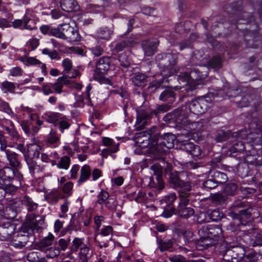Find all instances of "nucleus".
<instances>
[{
	"label": "nucleus",
	"instance_id": "nucleus-49",
	"mask_svg": "<svg viewBox=\"0 0 262 262\" xmlns=\"http://www.w3.org/2000/svg\"><path fill=\"white\" fill-rule=\"evenodd\" d=\"M221 64V60L219 57L213 59L210 61L209 66L214 69L220 68Z\"/></svg>",
	"mask_w": 262,
	"mask_h": 262
},
{
	"label": "nucleus",
	"instance_id": "nucleus-38",
	"mask_svg": "<svg viewBox=\"0 0 262 262\" xmlns=\"http://www.w3.org/2000/svg\"><path fill=\"white\" fill-rule=\"evenodd\" d=\"M174 94L173 92L171 90H166L164 91L160 95V98L161 100L166 101L169 98H171V100L174 99Z\"/></svg>",
	"mask_w": 262,
	"mask_h": 262
},
{
	"label": "nucleus",
	"instance_id": "nucleus-61",
	"mask_svg": "<svg viewBox=\"0 0 262 262\" xmlns=\"http://www.w3.org/2000/svg\"><path fill=\"white\" fill-rule=\"evenodd\" d=\"M91 51L94 55L97 56H100L102 52V48L99 46L92 48Z\"/></svg>",
	"mask_w": 262,
	"mask_h": 262
},
{
	"label": "nucleus",
	"instance_id": "nucleus-25",
	"mask_svg": "<svg viewBox=\"0 0 262 262\" xmlns=\"http://www.w3.org/2000/svg\"><path fill=\"white\" fill-rule=\"evenodd\" d=\"M47 143L52 147H56L59 145V139L55 133H50L47 139Z\"/></svg>",
	"mask_w": 262,
	"mask_h": 262
},
{
	"label": "nucleus",
	"instance_id": "nucleus-1",
	"mask_svg": "<svg viewBox=\"0 0 262 262\" xmlns=\"http://www.w3.org/2000/svg\"><path fill=\"white\" fill-rule=\"evenodd\" d=\"M51 33L55 37L66 40L69 42L78 41L80 40V35L77 29L67 23L60 24L57 28L52 29Z\"/></svg>",
	"mask_w": 262,
	"mask_h": 262
},
{
	"label": "nucleus",
	"instance_id": "nucleus-59",
	"mask_svg": "<svg viewBox=\"0 0 262 262\" xmlns=\"http://www.w3.org/2000/svg\"><path fill=\"white\" fill-rule=\"evenodd\" d=\"M51 14L52 17L55 19H57L59 18L62 16H64V14L60 12L58 10H53L51 12Z\"/></svg>",
	"mask_w": 262,
	"mask_h": 262
},
{
	"label": "nucleus",
	"instance_id": "nucleus-51",
	"mask_svg": "<svg viewBox=\"0 0 262 262\" xmlns=\"http://www.w3.org/2000/svg\"><path fill=\"white\" fill-rule=\"evenodd\" d=\"M177 196L174 193H171L165 198L164 201L167 205H170L176 200Z\"/></svg>",
	"mask_w": 262,
	"mask_h": 262
},
{
	"label": "nucleus",
	"instance_id": "nucleus-12",
	"mask_svg": "<svg viewBox=\"0 0 262 262\" xmlns=\"http://www.w3.org/2000/svg\"><path fill=\"white\" fill-rule=\"evenodd\" d=\"M188 201V200H181V202L178 206V214L185 218L189 217L194 214V210L192 208L186 207Z\"/></svg>",
	"mask_w": 262,
	"mask_h": 262
},
{
	"label": "nucleus",
	"instance_id": "nucleus-9",
	"mask_svg": "<svg viewBox=\"0 0 262 262\" xmlns=\"http://www.w3.org/2000/svg\"><path fill=\"white\" fill-rule=\"evenodd\" d=\"M111 61L108 57H102L96 63L95 74L103 75L107 74L111 68Z\"/></svg>",
	"mask_w": 262,
	"mask_h": 262
},
{
	"label": "nucleus",
	"instance_id": "nucleus-20",
	"mask_svg": "<svg viewBox=\"0 0 262 262\" xmlns=\"http://www.w3.org/2000/svg\"><path fill=\"white\" fill-rule=\"evenodd\" d=\"M5 154L11 166L14 168L19 167L20 162L16 154L8 149L5 150Z\"/></svg>",
	"mask_w": 262,
	"mask_h": 262
},
{
	"label": "nucleus",
	"instance_id": "nucleus-28",
	"mask_svg": "<svg viewBox=\"0 0 262 262\" xmlns=\"http://www.w3.org/2000/svg\"><path fill=\"white\" fill-rule=\"evenodd\" d=\"M1 88L4 93H13L15 88L14 84L8 81H4L2 83Z\"/></svg>",
	"mask_w": 262,
	"mask_h": 262
},
{
	"label": "nucleus",
	"instance_id": "nucleus-14",
	"mask_svg": "<svg viewBox=\"0 0 262 262\" xmlns=\"http://www.w3.org/2000/svg\"><path fill=\"white\" fill-rule=\"evenodd\" d=\"M40 150L41 147L37 143H34L28 144L26 159L28 158L32 159L38 157Z\"/></svg>",
	"mask_w": 262,
	"mask_h": 262
},
{
	"label": "nucleus",
	"instance_id": "nucleus-2",
	"mask_svg": "<svg viewBox=\"0 0 262 262\" xmlns=\"http://www.w3.org/2000/svg\"><path fill=\"white\" fill-rule=\"evenodd\" d=\"M221 232L222 230L219 227L211 226L209 227L207 225H204L198 231L202 242L207 246L214 244V242L216 240V237Z\"/></svg>",
	"mask_w": 262,
	"mask_h": 262
},
{
	"label": "nucleus",
	"instance_id": "nucleus-64",
	"mask_svg": "<svg viewBox=\"0 0 262 262\" xmlns=\"http://www.w3.org/2000/svg\"><path fill=\"white\" fill-rule=\"evenodd\" d=\"M236 186L234 184H231L229 186H228L226 188V191L227 193H229L230 194H232L233 193V192H234L236 189Z\"/></svg>",
	"mask_w": 262,
	"mask_h": 262
},
{
	"label": "nucleus",
	"instance_id": "nucleus-3",
	"mask_svg": "<svg viewBox=\"0 0 262 262\" xmlns=\"http://www.w3.org/2000/svg\"><path fill=\"white\" fill-rule=\"evenodd\" d=\"M150 137V134L148 132H142L139 133L136 140L135 154L142 155L154 151L152 146L155 144H149V139Z\"/></svg>",
	"mask_w": 262,
	"mask_h": 262
},
{
	"label": "nucleus",
	"instance_id": "nucleus-40",
	"mask_svg": "<svg viewBox=\"0 0 262 262\" xmlns=\"http://www.w3.org/2000/svg\"><path fill=\"white\" fill-rule=\"evenodd\" d=\"M12 174L11 179L13 180H16L19 182V184H20V182L23 180V176L16 169H12V171L10 172V174Z\"/></svg>",
	"mask_w": 262,
	"mask_h": 262
},
{
	"label": "nucleus",
	"instance_id": "nucleus-36",
	"mask_svg": "<svg viewBox=\"0 0 262 262\" xmlns=\"http://www.w3.org/2000/svg\"><path fill=\"white\" fill-rule=\"evenodd\" d=\"M63 149L66 150L67 154L69 155H72L74 153V151L79 152L78 146L76 143L66 145L63 147Z\"/></svg>",
	"mask_w": 262,
	"mask_h": 262
},
{
	"label": "nucleus",
	"instance_id": "nucleus-42",
	"mask_svg": "<svg viewBox=\"0 0 262 262\" xmlns=\"http://www.w3.org/2000/svg\"><path fill=\"white\" fill-rule=\"evenodd\" d=\"M194 146L195 145L193 143L187 142L183 143L181 148L190 154Z\"/></svg>",
	"mask_w": 262,
	"mask_h": 262
},
{
	"label": "nucleus",
	"instance_id": "nucleus-11",
	"mask_svg": "<svg viewBox=\"0 0 262 262\" xmlns=\"http://www.w3.org/2000/svg\"><path fill=\"white\" fill-rule=\"evenodd\" d=\"M14 28L25 29L32 30L35 29V24L34 21L28 18L27 16L24 17L23 21L21 19H15L12 23Z\"/></svg>",
	"mask_w": 262,
	"mask_h": 262
},
{
	"label": "nucleus",
	"instance_id": "nucleus-46",
	"mask_svg": "<svg viewBox=\"0 0 262 262\" xmlns=\"http://www.w3.org/2000/svg\"><path fill=\"white\" fill-rule=\"evenodd\" d=\"M172 243L170 240L162 241L160 244V249L161 251H165L171 248Z\"/></svg>",
	"mask_w": 262,
	"mask_h": 262
},
{
	"label": "nucleus",
	"instance_id": "nucleus-53",
	"mask_svg": "<svg viewBox=\"0 0 262 262\" xmlns=\"http://www.w3.org/2000/svg\"><path fill=\"white\" fill-rule=\"evenodd\" d=\"M237 147L235 146L232 147L231 148V152L232 153L239 152L245 149L244 145L242 142H238L236 145Z\"/></svg>",
	"mask_w": 262,
	"mask_h": 262
},
{
	"label": "nucleus",
	"instance_id": "nucleus-62",
	"mask_svg": "<svg viewBox=\"0 0 262 262\" xmlns=\"http://www.w3.org/2000/svg\"><path fill=\"white\" fill-rule=\"evenodd\" d=\"M63 226V223L59 221V220H57L54 223V231L55 232H58L60 231L61 228Z\"/></svg>",
	"mask_w": 262,
	"mask_h": 262
},
{
	"label": "nucleus",
	"instance_id": "nucleus-10",
	"mask_svg": "<svg viewBox=\"0 0 262 262\" xmlns=\"http://www.w3.org/2000/svg\"><path fill=\"white\" fill-rule=\"evenodd\" d=\"M62 66L63 68L62 72L66 77L74 78L79 76V72L77 70L72 69V62L69 58L63 59L62 61Z\"/></svg>",
	"mask_w": 262,
	"mask_h": 262
},
{
	"label": "nucleus",
	"instance_id": "nucleus-52",
	"mask_svg": "<svg viewBox=\"0 0 262 262\" xmlns=\"http://www.w3.org/2000/svg\"><path fill=\"white\" fill-rule=\"evenodd\" d=\"M79 170V167L77 165H74L70 170V178L71 179H76L77 178L78 172Z\"/></svg>",
	"mask_w": 262,
	"mask_h": 262
},
{
	"label": "nucleus",
	"instance_id": "nucleus-7",
	"mask_svg": "<svg viewBox=\"0 0 262 262\" xmlns=\"http://www.w3.org/2000/svg\"><path fill=\"white\" fill-rule=\"evenodd\" d=\"M188 117L184 115H180L177 117L176 122L177 124L181 125L182 127H184V130L188 132L190 134H196L199 132L202 128L203 125L201 122H191Z\"/></svg>",
	"mask_w": 262,
	"mask_h": 262
},
{
	"label": "nucleus",
	"instance_id": "nucleus-4",
	"mask_svg": "<svg viewBox=\"0 0 262 262\" xmlns=\"http://www.w3.org/2000/svg\"><path fill=\"white\" fill-rule=\"evenodd\" d=\"M207 76V73L200 72L198 69L192 71L190 74L187 73H181L178 76V80L180 82H186L191 89L195 88L201 81Z\"/></svg>",
	"mask_w": 262,
	"mask_h": 262
},
{
	"label": "nucleus",
	"instance_id": "nucleus-56",
	"mask_svg": "<svg viewBox=\"0 0 262 262\" xmlns=\"http://www.w3.org/2000/svg\"><path fill=\"white\" fill-rule=\"evenodd\" d=\"M10 74L12 76H18L21 75V69L19 67H15L10 70Z\"/></svg>",
	"mask_w": 262,
	"mask_h": 262
},
{
	"label": "nucleus",
	"instance_id": "nucleus-39",
	"mask_svg": "<svg viewBox=\"0 0 262 262\" xmlns=\"http://www.w3.org/2000/svg\"><path fill=\"white\" fill-rule=\"evenodd\" d=\"M1 106L0 110H3L6 113L9 115L11 117L15 118L16 117L15 115L13 113L11 108L9 107L8 103L2 101V102H1Z\"/></svg>",
	"mask_w": 262,
	"mask_h": 262
},
{
	"label": "nucleus",
	"instance_id": "nucleus-44",
	"mask_svg": "<svg viewBox=\"0 0 262 262\" xmlns=\"http://www.w3.org/2000/svg\"><path fill=\"white\" fill-rule=\"evenodd\" d=\"M108 194L105 191H101L98 196V202L99 204L104 203L108 198Z\"/></svg>",
	"mask_w": 262,
	"mask_h": 262
},
{
	"label": "nucleus",
	"instance_id": "nucleus-17",
	"mask_svg": "<svg viewBox=\"0 0 262 262\" xmlns=\"http://www.w3.org/2000/svg\"><path fill=\"white\" fill-rule=\"evenodd\" d=\"M26 162L27 163L30 172L33 176L35 177L36 174L42 171L43 168L37 165L32 159L27 158Z\"/></svg>",
	"mask_w": 262,
	"mask_h": 262
},
{
	"label": "nucleus",
	"instance_id": "nucleus-43",
	"mask_svg": "<svg viewBox=\"0 0 262 262\" xmlns=\"http://www.w3.org/2000/svg\"><path fill=\"white\" fill-rule=\"evenodd\" d=\"M38 46V40L37 39H30L27 43V47L28 50H34Z\"/></svg>",
	"mask_w": 262,
	"mask_h": 262
},
{
	"label": "nucleus",
	"instance_id": "nucleus-8",
	"mask_svg": "<svg viewBox=\"0 0 262 262\" xmlns=\"http://www.w3.org/2000/svg\"><path fill=\"white\" fill-rule=\"evenodd\" d=\"M78 249H80L78 255L82 254L83 255H87L89 251V248L83 242V238L75 237L72 241L71 246H70L71 252H76Z\"/></svg>",
	"mask_w": 262,
	"mask_h": 262
},
{
	"label": "nucleus",
	"instance_id": "nucleus-13",
	"mask_svg": "<svg viewBox=\"0 0 262 262\" xmlns=\"http://www.w3.org/2000/svg\"><path fill=\"white\" fill-rule=\"evenodd\" d=\"M158 44L159 41L157 39L143 41L142 47L145 55L148 56L153 55L156 52V48Z\"/></svg>",
	"mask_w": 262,
	"mask_h": 262
},
{
	"label": "nucleus",
	"instance_id": "nucleus-24",
	"mask_svg": "<svg viewBox=\"0 0 262 262\" xmlns=\"http://www.w3.org/2000/svg\"><path fill=\"white\" fill-rule=\"evenodd\" d=\"M19 60L27 66L41 64L40 61L34 57H20Z\"/></svg>",
	"mask_w": 262,
	"mask_h": 262
},
{
	"label": "nucleus",
	"instance_id": "nucleus-21",
	"mask_svg": "<svg viewBox=\"0 0 262 262\" xmlns=\"http://www.w3.org/2000/svg\"><path fill=\"white\" fill-rule=\"evenodd\" d=\"M177 188H180L179 192L181 200H187V198L189 194V192L190 191L191 188L190 183L182 182V184H181V185L178 186Z\"/></svg>",
	"mask_w": 262,
	"mask_h": 262
},
{
	"label": "nucleus",
	"instance_id": "nucleus-45",
	"mask_svg": "<svg viewBox=\"0 0 262 262\" xmlns=\"http://www.w3.org/2000/svg\"><path fill=\"white\" fill-rule=\"evenodd\" d=\"M52 89V83H46L43 84L42 91L45 95H49L53 92Z\"/></svg>",
	"mask_w": 262,
	"mask_h": 262
},
{
	"label": "nucleus",
	"instance_id": "nucleus-37",
	"mask_svg": "<svg viewBox=\"0 0 262 262\" xmlns=\"http://www.w3.org/2000/svg\"><path fill=\"white\" fill-rule=\"evenodd\" d=\"M214 177L216 181L220 183H224L228 179L227 175L225 173L220 171H216L214 173Z\"/></svg>",
	"mask_w": 262,
	"mask_h": 262
},
{
	"label": "nucleus",
	"instance_id": "nucleus-6",
	"mask_svg": "<svg viewBox=\"0 0 262 262\" xmlns=\"http://www.w3.org/2000/svg\"><path fill=\"white\" fill-rule=\"evenodd\" d=\"M212 102L211 99L208 96H203L192 101L188 105L189 111L196 115L204 113Z\"/></svg>",
	"mask_w": 262,
	"mask_h": 262
},
{
	"label": "nucleus",
	"instance_id": "nucleus-57",
	"mask_svg": "<svg viewBox=\"0 0 262 262\" xmlns=\"http://www.w3.org/2000/svg\"><path fill=\"white\" fill-rule=\"evenodd\" d=\"M113 229L111 226H107L104 227L101 231V234L102 236H107L112 233Z\"/></svg>",
	"mask_w": 262,
	"mask_h": 262
},
{
	"label": "nucleus",
	"instance_id": "nucleus-18",
	"mask_svg": "<svg viewBox=\"0 0 262 262\" xmlns=\"http://www.w3.org/2000/svg\"><path fill=\"white\" fill-rule=\"evenodd\" d=\"M103 144L107 147L105 149L107 151H110L112 153L117 152L119 149V144L118 143H115L114 141L107 137H104L103 139Z\"/></svg>",
	"mask_w": 262,
	"mask_h": 262
},
{
	"label": "nucleus",
	"instance_id": "nucleus-60",
	"mask_svg": "<svg viewBox=\"0 0 262 262\" xmlns=\"http://www.w3.org/2000/svg\"><path fill=\"white\" fill-rule=\"evenodd\" d=\"M58 243L61 250L64 251L68 246V242L63 238H61L59 240Z\"/></svg>",
	"mask_w": 262,
	"mask_h": 262
},
{
	"label": "nucleus",
	"instance_id": "nucleus-5",
	"mask_svg": "<svg viewBox=\"0 0 262 262\" xmlns=\"http://www.w3.org/2000/svg\"><path fill=\"white\" fill-rule=\"evenodd\" d=\"M12 171V169L9 167L5 169H0V195L1 198L5 197V194L7 193H11L16 190V187L12 184H10L11 177L10 175V172Z\"/></svg>",
	"mask_w": 262,
	"mask_h": 262
},
{
	"label": "nucleus",
	"instance_id": "nucleus-30",
	"mask_svg": "<svg viewBox=\"0 0 262 262\" xmlns=\"http://www.w3.org/2000/svg\"><path fill=\"white\" fill-rule=\"evenodd\" d=\"M169 182L173 184V186L177 188L178 186L182 184L179 177V173L177 171L171 172L169 174Z\"/></svg>",
	"mask_w": 262,
	"mask_h": 262
},
{
	"label": "nucleus",
	"instance_id": "nucleus-34",
	"mask_svg": "<svg viewBox=\"0 0 262 262\" xmlns=\"http://www.w3.org/2000/svg\"><path fill=\"white\" fill-rule=\"evenodd\" d=\"M64 81V78L60 77L58 78L57 81L52 83V88L56 93L58 94L61 93L63 83Z\"/></svg>",
	"mask_w": 262,
	"mask_h": 262
},
{
	"label": "nucleus",
	"instance_id": "nucleus-55",
	"mask_svg": "<svg viewBox=\"0 0 262 262\" xmlns=\"http://www.w3.org/2000/svg\"><path fill=\"white\" fill-rule=\"evenodd\" d=\"M93 180L95 181L102 176L101 170L98 168H95L92 171Z\"/></svg>",
	"mask_w": 262,
	"mask_h": 262
},
{
	"label": "nucleus",
	"instance_id": "nucleus-16",
	"mask_svg": "<svg viewBox=\"0 0 262 262\" xmlns=\"http://www.w3.org/2000/svg\"><path fill=\"white\" fill-rule=\"evenodd\" d=\"M151 169L154 171L155 175L157 177L156 179L159 189H163L164 185L162 179L163 173L162 166L159 164H156L151 167Z\"/></svg>",
	"mask_w": 262,
	"mask_h": 262
},
{
	"label": "nucleus",
	"instance_id": "nucleus-48",
	"mask_svg": "<svg viewBox=\"0 0 262 262\" xmlns=\"http://www.w3.org/2000/svg\"><path fill=\"white\" fill-rule=\"evenodd\" d=\"M217 182L215 180H208L204 182V186L208 189H212L217 186Z\"/></svg>",
	"mask_w": 262,
	"mask_h": 262
},
{
	"label": "nucleus",
	"instance_id": "nucleus-27",
	"mask_svg": "<svg viewBox=\"0 0 262 262\" xmlns=\"http://www.w3.org/2000/svg\"><path fill=\"white\" fill-rule=\"evenodd\" d=\"M113 33L112 30L107 27H104L100 29L98 32V37L105 40H108Z\"/></svg>",
	"mask_w": 262,
	"mask_h": 262
},
{
	"label": "nucleus",
	"instance_id": "nucleus-32",
	"mask_svg": "<svg viewBox=\"0 0 262 262\" xmlns=\"http://www.w3.org/2000/svg\"><path fill=\"white\" fill-rule=\"evenodd\" d=\"M49 258H53L58 256L60 253V250L57 247H51L43 251Z\"/></svg>",
	"mask_w": 262,
	"mask_h": 262
},
{
	"label": "nucleus",
	"instance_id": "nucleus-19",
	"mask_svg": "<svg viewBox=\"0 0 262 262\" xmlns=\"http://www.w3.org/2000/svg\"><path fill=\"white\" fill-rule=\"evenodd\" d=\"M91 174V169L89 165H84L80 169V176L78 181V184H81L86 181Z\"/></svg>",
	"mask_w": 262,
	"mask_h": 262
},
{
	"label": "nucleus",
	"instance_id": "nucleus-15",
	"mask_svg": "<svg viewBox=\"0 0 262 262\" xmlns=\"http://www.w3.org/2000/svg\"><path fill=\"white\" fill-rule=\"evenodd\" d=\"M61 9L66 12L76 11L78 9L77 3L75 0H60Z\"/></svg>",
	"mask_w": 262,
	"mask_h": 262
},
{
	"label": "nucleus",
	"instance_id": "nucleus-22",
	"mask_svg": "<svg viewBox=\"0 0 262 262\" xmlns=\"http://www.w3.org/2000/svg\"><path fill=\"white\" fill-rule=\"evenodd\" d=\"M54 236L50 233L47 237L43 238L39 244V247L41 251H44L52 245L54 241Z\"/></svg>",
	"mask_w": 262,
	"mask_h": 262
},
{
	"label": "nucleus",
	"instance_id": "nucleus-54",
	"mask_svg": "<svg viewBox=\"0 0 262 262\" xmlns=\"http://www.w3.org/2000/svg\"><path fill=\"white\" fill-rule=\"evenodd\" d=\"M118 60L120 62V64L122 67H127L129 64V62L127 59V58H126L125 56L123 55H119Z\"/></svg>",
	"mask_w": 262,
	"mask_h": 262
},
{
	"label": "nucleus",
	"instance_id": "nucleus-29",
	"mask_svg": "<svg viewBox=\"0 0 262 262\" xmlns=\"http://www.w3.org/2000/svg\"><path fill=\"white\" fill-rule=\"evenodd\" d=\"M61 114L58 113H49L47 114V120L54 125H57Z\"/></svg>",
	"mask_w": 262,
	"mask_h": 262
},
{
	"label": "nucleus",
	"instance_id": "nucleus-47",
	"mask_svg": "<svg viewBox=\"0 0 262 262\" xmlns=\"http://www.w3.org/2000/svg\"><path fill=\"white\" fill-rule=\"evenodd\" d=\"M69 203L68 201H66L61 206V213L59 214V217L60 218H64L67 216L66 213L67 212L69 209Z\"/></svg>",
	"mask_w": 262,
	"mask_h": 262
},
{
	"label": "nucleus",
	"instance_id": "nucleus-33",
	"mask_svg": "<svg viewBox=\"0 0 262 262\" xmlns=\"http://www.w3.org/2000/svg\"><path fill=\"white\" fill-rule=\"evenodd\" d=\"M148 115L144 111H138L137 115L136 123L140 126L145 125V120Z\"/></svg>",
	"mask_w": 262,
	"mask_h": 262
},
{
	"label": "nucleus",
	"instance_id": "nucleus-26",
	"mask_svg": "<svg viewBox=\"0 0 262 262\" xmlns=\"http://www.w3.org/2000/svg\"><path fill=\"white\" fill-rule=\"evenodd\" d=\"M57 125H59V130L63 133L64 129H68L70 126V123L69 120L64 116L61 115Z\"/></svg>",
	"mask_w": 262,
	"mask_h": 262
},
{
	"label": "nucleus",
	"instance_id": "nucleus-31",
	"mask_svg": "<svg viewBox=\"0 0 262 262\" xmlns=\"http://www.w3.org/2000/svg\"><path fill=\"white\" fill-rule=\"evenodd\" d=\"M146 76L143 74H137L133 79V82L137 86H142L145 83Z\"/></svg>",
	"mask_w": 262,
	"mask_h": 262
},
{
	"label": "nucleus",
	"instance_id": "nucleus-35",
	"mask_svg": "<svg viewBox=\"0 0 262 262\" xmlns=\"http://www.w3.org/2000/svg\"><path fill=\"white\" fill-rule=\"evenodd\" d=\"M71 160L68 156L62 157L57 164V167L60 169H67L69 167Z\"/></svg>",
	"mask_w": 262,
	"mask_h": 262
},
{
	"label": "nucleus",
	"instance_id": "nucleus-23",
	"mask_svg": "<svg viewBox=\"0 0 262 262\" xmlns=\"http://www.w3.org/2000/svg\"><path fill=\"white\" fill-rule=\"evenodd\" d=\"M174 140L175 136L173 134L169 133L165 134L163 136L161 144L167 148L170 149L174 146Z\"/></svg>",
	"mask_w": 262,
	"mask_h": 262
},
{
	"label": "nucleus",
	"instance_id": "nucleus-41",
	"mask_svg": "<svg viewBox=\"0 0 262 262\" xmlns=\"http://www.w3.org/2000/svg\"><path fill=\"white\" fill-rule=\"evenodd\" d=\"M73 187V183L71 182H68L64 184L63 186L62 187V189L63 192L69 196L72 193Z\"/></svg>",
	"mask_w": 262,
	"mask_h": 262
},
{
	"label": "nucleus",
	"instance_id": "nucleus-63",
	"mask_svg": "<svg viewBox=\"0 0 262 262\" xmlns=\"http://www.w3.org/2000/svg\"><path fill=\"white\" fill-rule=\"evenodd\" d=\"M116 203L113 199H109L106 203V206L109 209H114L116 207Z\"/></svg>",
	"mask_w": 262,
	"mask_h": 262
},
{
	"label": "nucleus",
	"instance_id": "nucleus-50",
	"mask_svg": "<svg viewBox=\"0 0 262 262\" xmlns=\"http://www.w3.org/2000/svg\"><path fill=\"white\" fill-rule=\"evenodd\" d=\"M12 213L13 214L12 216H9V219L7 220L6 222H4V223L2 224V225L0 227H2L3 229H8L9 228H12L13 229V226L11 224L10 221L13 218V217L15 215V212L12 211Z\"/></svg>",
	"mask_w": 262,
	"mask_h": 262
},
{
	"label": "nucleus",
	"instance_id": "nucleus-58",
	"mask_svg": "<svg viewBox=\"0 0 262 262\" xmlns=\"http://www.w3.org/2000/svg\"><path fill=\"white\" fill-rule=\"evenodd\" d=\"M201 151L200 147L195 145L190 154L193 157L199 158L200 156H201Z\"/></svg>",
	"mask_w": 262,
	"mask_h": 262
}]
</instances>
